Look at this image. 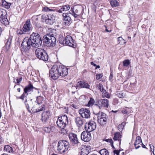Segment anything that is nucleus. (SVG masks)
I'll return each instance as SVG.
<instances>
[{
	"mask_svg": "<svg viewBox=\"0 0 155 155\" xmlns=\"http://www.w3.org/2000/svg\"><path fill=\"white\" fill-rule=\"evenodd\" d=\"M68 74V68L61 65H54L50 71V75L54 80L57 79L60 76H66Z\"/></svg>",
	"mask_w": 155,
	"mask_h": 155,
	"instance_id": "f257e3e1",
	"label": "nucleus"
},
{
	"mask_svg": "<svg viewBox=\"0 0 155 155\" xmlns=\"http://www.w3.org/2000/svg\"><path fill=\"white\" fill-rule=\"evenodd\" d=\"M29 38L31 41L32 47L37 48L41 46L42 41L38 33L33 32Z\"/></svg>",
	"mask_w": 155,
	"mask_h": 155,
	"instance_id": "f03ea898",
	"label": "nucleus"
},
{
	"mask_svg": "<svg viewBox=\"0 0 155 155\" xmlns=\"http://www.w3.org/2000/svg\"><path fill=\"white\" fill-rule=\"evenodd\" d=\"M43 42L45 45L50 47H53L55 45L56 41L55 37L52 34H47L43 37Z\"/></svg>",
	"mask_w": 155,
	"mask_h": 155,
	"instance_id": "7ed1b4c3",
	"label": "nucleus"
},
{
	"mask_svg": "<svg viewBox=\"0 0 155 155\" xmlns=\"http://www.w3.org/2000/svg\"><path fill=\"white\" fill-rule=\"evenodd\" d=\"M69 142L66 140H60L57 146V150L60 153H62L67 151L69 147Z\"/></svg>",
	"mask_w": 155,
	"mask_h": 155,
	"instance_id": "20e7f679",
	"label": "nucleus"
},
{
	"mask_svg": "<svg viewBox=\"0 0 155 155\" xmlns=\"http://www.w3.org/2000/svg\"><path fill=\"white\" fill-rule=\"evenodd\" d=\"M35 54L37 58L41 60L47 61L48 59V55L46 51L43 48H38L35 50Z\"/></svg>",
	"mask_w": 155,
	"mask_h": 155,
	"instance_id": "39448f33",
	"label": "nucleus"
},
{
	"mask_svg": "<svg viewBox=\"0 0 155 155\" xmlns=\"http://www.w3.org/2000/svg\"><path fill=\"white\" fill-rule=\"evenodd\" d=\"M83 11V7L81 6H78L74 8H71L69 11V13L74 16L75 18H76L78 16L82 15Z\"/></svg>",
	"mask_w": 155,
	"mask_h": 155,
	"instance_id": "423d86ee",
	"label": "nucleus"
},
{
	"mask_svg": "<svg viewBox=\"0 0 155 155\" xmlns=\"http://www.w3.org/2000/svg\"><path fill=\"white\" fill-rule=\"evenodd\" d=\"M7 14L6 11L3 9H0V21L1 23L6 26L9 24L7 18Z\"/></svg>",
	"mask_w": 155,
	"mask_h": 155,
	"instance_id": "0eeeda50",
	"label": "nucleus"
},
{
	"mask_svg": "<svg viewBox=\"0 0 155 155\" xmlns=\"http://www.w3.org/2000/svg\"><path fill=\"white\" fill-rule=\"evenodd\" d=\"M41 18L43 21L49 25L53 24L55 21V17L52 14L44 15L42 16Z\"/></svg>",
	"mask_w": 155,
	"mask_h": 155,
	"instance_id": "6e6552de",
	"label": "nucleus"
},
{
	"mask_svg": "<svg viewBox=\"0 0 155 155\" xmlns=\"http://www.w3.org/2000/svg\"><path fill=\"white\" fill-rule=\"evenodd\" d=\"M97 121L101 125H105L107 120V116L105 113L99 112L97 113Z\"/></svg>",
	"mask_w": 155,
	"mask_h": 155,
	"instance_id": "1a4fd4ad",
	"label": "nucleus"
},
{
	"mask_svg": "<svg viewBox=\"0 0 155 155\" xmlns=\"http://www.w3.org/2000/svg\"><path fill=\"white\" fill-rule=\"evenodd\" d=\"M36 103L37 106L42 104L41 107H39L36 110V112H38L39 111L43 110L45 109V101L44 98L41 96H38L37 97Z\"/></svg>",
	"mask_w": 155,
	"mask_h": 155,
	"instance_id": "9d476101",
	"label": "nucleus"
},
{
	"mask_svg": "<svg viewBox=\"0 0 155 155\" xmlns=\"http://www.w3.org/2000/svg\"><path fill=\"white\" fill-rule=\"evenodd\" d=\"M30 38H25L24 39L21 46L25 51H27L30 49L31 46H32V44Z\"/></svg>",
	"mask_w": 155,
	"mask_h": 155,
	"instance_id": "9b49d317",
	"label": "nucleus"
},
{
	"mask_svg": "<svg viewBox=\"0 0 155 155\" xmlns=\"http://www.w3.org/2000/svg\"><path fill=\"white\" fill-rule=\"evenodd\" d=\"M24 103L28 111L30 112V107L32 109L35 108L37 107L36 101L33 99H28L26 98Z\"/></svg>",
	"mask_w": 155,
	"mask_h": 155,
	"instance_id": "f8f14e48",
	"label": "nucleus"
},
{
	"mask_svg": "<svg viewBox=\"0 0 155 155\" xmlns=\"http://www.w3.org/2000/svg\"><path fill=\"white\" fill-rule=\"evenodd\" d=\"M51 115V114L49 110L44 111L42 114L41 119L43 123L45 124L49 123Z\"/></svg>",
	"mask_w": 155,
	"mask_h": 155,
	"instance_id": "ddd939ff",
	"label": "nucleus"
},
{
	"mask_svg": "<svg viewBox=\"0 0 155 155\" xmlns=\"http://www.w3.org/2000/svg\"><path fill=\"white\" fill-rule=\"evenodd\" d=\"M81 116L84 118L88 119L90 117L91 112L90 110L86 108H81L79 110Z\"/></svg>",
	"mask_w": 155,
	"mask_h": 155,
	"instance_id": "4468645a",
	"label": "nucleus"
},
{
	"mask_svg": "<svg viewBox=\"0 0 155 155\" xmlns=\"http://www.w3.org/2000/svg\"><path fill=\"white\" fill-rule=\"evenodd\" d=\"M96 127V124L93 121H91L88 123H86L85 125V130L90 132L95 130Z\"/></svg>",
	"mask_w": 155,
	"mask_h": 155,
	"instance_id": "2eb2a0df",
	"label": "nucleus"
},
{
	"mask_svg": "<svg viewBox=\"0 0 155 155\" xmlns=\"http://www.w3.org/2000/svg\"><path fill=\"white\" fill-rule=\"evenodd\" d=\"M64 43V45H67L74 48H75L76 46V43L72 38L69 35H67L65 37V40Z\"/></svg>",
	"mask_w": 155,
	"mask_h": 155,
	"instance_id": "dca6fc26",
	"label": "nucleus"
},
{
	"mask_svg": "<svg viewBox=\"0 0 155 155\" xmlns=\"http://www.w3.org/2000/svg\"><path fill=\"white\" fill-rule=\"evenodd\" d=\"M91 133L86 130L83 131L81 135V139L85 142L89 141L91 139Z\"/></svg>",
	"mask_w": 155,
	"mask_h": 155,
	"instance_id": "f3484780",
	"label": "nucleus"
},
{
	"mask_svg": "<svg viewBox=\"0 0 155 155\" xmlns=\"http://www.w3.org/2000/svg\"><path fill=\"white\" fill-rule=\"evenodd\" d=\"M22 29L24 31L28 33L30 31L32 30V26L30 23V20L28 19L27 20L25 23L23 25Z\"/></svg>",
	"mask_w": 155,
	"mask_h": 155,
	"instance_id": "a211bd4d",
	"label": "nucleus"
},
{
	"mask_svg": "<svg viewBox=\"0 0 155 155\" xmlns=\"http://www.w3.org/2000/svg\"><path fill=\"white\" fill-rule=\"evenodd\" d=\"M68 137L71 143L72 144H77L79 143L76 134L72 133H70Z\"/></svg>",
	"mask_w": 155,
	"mask_h": 155,
	"instance_id": "6ab92c4d",
	"label": "nucleus"
},
{
	"mask_svg": "<svg viewBox=\"0 0 155 155\" xmlns=\"http://www.w3.org/2000/svg\"><path fill=\"white\" fill-rule=\"evenodd\" d=\"M109 101L108 99H103L99 100L98 101L97 105L99 107H108L109 106Z\"/></svg>",
	"mask_w": 155,
	"mask_h": 155,
	"instance_id": "aec40b11",
	"label": "nucleus"
},
{
	"mask_svg": "<svg viewBox=\"0 0 155 155\" xmlns=\"http://www.w3.org/2000/svg\"><path fill=\"white\" fill-rule=\"evenodd\" d=\"M74 120L77 126L80 127L83 125L85 120L81 116H78L75 117Z\"/></svg>",
	"mask_w": 155,
	"mask_h": 155,
	"instance_id": "412c9836",
	"label": "nucleus"
},
{
	"mask_svg": "<svg viewBox=\"0 0 155 155\" xmlns=\"http://www.w3.org/2000/svg\"><path fill=\"white\" fill-rule=\"evenodd\" d=\"M77 88L79 89L80 88H89L90 86L88 84L84 81H80L78 82L76 84Z\"/></svg>",
	"mask_w": 155,
	"mask_h": 155,
	"instance_id": "4be33fe9",
	"label": "nucleus"
},
{
	"mask_svg": "<svg viewBox=\"0 0 155 155\" xmlns=\"http://www.w3.org/2000/svg\"><path fill=\"white\" fill-rule=\"evenodd\" d=\"M33 88L36 89L31 84H30L24 88V92L25 93V94H26L27 95H28V94H31L33 92Z\"/></svg>",
	"mask_w": 155,
	"mask_h": 155,
	"instance_id": "5701e85b",
	"label": "nucleus"
},
{
	"mask_svg": "<svg viewBox=\"0 0 155 155\" xmlns=\"http://www.w3.org/2000/svg\"><path fill=\"white\" fill-rule=\"evenodd\" d=\"M64 20L63 23L65 25H68L70 23V22L71 20V18L68 16V14L66 13H63L62 15Z\"/></svg>",
	"mask_w": 155,
	"mask_h": 155,
	"instance_id": "b1692460",
	"label": "nucleus"
},
{
	"mask_svg": "<svg viewBox=\"0 0 155 155\" xmlns=\"http://www.w3.org/2000/svg\"><path fill=\"white\" fill-rule=\"evenodd\" d=\"M90 150L89 147L84 146L80 150L79 153L81 155H87L90 152Z\"/></svg>",
	"mask_w": 155,
	"mask_h": 155,
	"instance_id": "393cba45",
	"label": "nucleus"
},
{
	"mask_svg": "<svg viewBox=\"0 0 155 155\" xmlns=\"http://www.w3.org/2000/svg\"><path fill=\"white\" fill-rule=\"evenodd\" d=\"M114 136L113 138L114 141H117L118 142V145L120 146L121 144V135L119 132H116L114 134Z\"/></svg>",
	"mask_w": 155,
	"mask_h": 155,
	"instance_id": "a878e982",
	"label": "nucleus"
},
{
	"mask_svg": "<svg viewBox=\"0 0 155 155\" xmlns=\"http://www.w3.org/2000/svg\"><path fill=\"white\" fill-rule=\"evenodd\" d=\"M70 8V6L68 5H67L62 6L60 8H58L57 9V12H58L62 13L63 11H67Z\"/></svg>",
	"mask_w": 155,
	"mask_h": 155,
	"instance_id": "bb28decb",
	"label": "nucleus"
},
{
	"mask_svg": "<svg viewBox=\"0 0 155 155\" xmlns=\"http://www.w3.org/2000/svg\"><path fill=\"white\" fill-rule=\"evenodd\" d=\"M142 143L141 137L140 136H137L134 144L135 148L136 149L139 148L140 147V145H141L140 143Z\"/></svg>",
	"mask_w": 155,
	"mask_h": 155,
	"instance_id": "cd10ccee",
	"label": "nucleus"
},
{
	"mask_svg": "<svg viewBox=\"0 0 155 155\" xmlns=\"http://www.w3.org/2000/svg\"><path fill=\"white\" fill-rule=\"evenodd\" d=\"M56 123L58 126L61 129L64 128L67 125L66 124H65L63 122H62L61 120H59L58 118Z\"/></svg>",
	"mask_w": 155,
	"mask_h": 155,
	"instance_id": "c85d7f7f",
	"label": "nucleus"
},
{
	"mask_svg": "<svg viewBox=\"0 0 155 155\" xmlns=\"http://www.w3.org/2000/svg\"><path fill=\"white\" fill-rule=\"evenodd\" d=\"M58 118L59 120H61L62 122H63L65 124H66L67 125L68 124V119L66 115L65 114L59 117Z\"/></svg>",
	"mask_w": 155,
	"mask_h": 155,
	"instance_id": "c756f323",
	"label": "nucleus"
},
{
	"mask_svg": "<svg viewBox=\"0 0 155 155\" xmlns=\"http://www.w3.org/2000/svg\"><path fill=\"white\" fill-rule=\"evenodd\" d=\"M9 38L10 37H9L8 41L4 48L5 49V52H9V49H10V42H9Z\"/></svg>",
	"mask_w": 155,
	"mask_h": 155,
	"instance_id": "7c9ffc66",
	"label": "nucleus"
},
{
	"mask_svg": "<svg viewBox=\"0 0 155 155\" xmlns=\"http://www.w3.org/2000/svg\"><path fill=\"white\" fill-rule=\"evenodd\" d=\"M59 43L63 45H64L65 38H64L62 35H60L59 37Z\"/></svg>",
	"mask_w": 155,
	"mask_h": 155,
	"instance_id": "2f4dec72",
	"label": "nucleus"
},
{
	"mask_svg": "<svg viewBox=\"0 0 155 155\" xmlns=\"http://www.w3.org/2000/svg\"><path fill=\"white\" fill-rule=\"evenodd\" d=\"M2 4L3 6L7 9L10 8V3L7 2L5 0H2Z\"/></svg>",
	"mask_w": 155,
	"mask_h": 155,
	"instance_id": "473e14b6",
	"label": "nucleus"
},
{
	"mask_svg": "<svg viewBox=\"0 0 155 155\" xmlns=\"http://www.w3.org/2000/svg\"><path fill=\"white\" fill-rule=\"evenodd\" d=\"M110 4L112 7L118 6L119 3L116 0H112L110 2Z\"/></svg>",
	"mask_w": 155,
	"mask_h": 155,
	"instance_id": "72a5a7b5",
	"label": "nucleus"
},
{
	"mask_svg": "<svg viewBox=\"0 0 155 155\" xmlns=\"http://www.w3.org/2000/svg\"><path fill=\"white\" fill-rule=\"evenodd\" d=\"M99 153L101 155H108L109 152L108 151L105 149H103L99 151Z\"/></svg>",
	"mask_w": 155,
	"mask_h": 155,
	"instance_id": "f704fd0d",
	"label": "nucleus"
},
{
	"mask_svg": "<svg viewBox=\"0 0 155 155\" xmlns=\"http://www.w3.org/2000/svg\"><path fill=\"white\" fill-rule=\"evenodd\" d=\"M126 124V123L123 122L121 124H119L118 127L119 130L121 131L124 128V126Z\"/></svg>",
	"mask_w": 155,
	"mask_h": 155,
	"instance_id": "c9c22d12",
	"label": "nucleus"
},
{
	"mask_svg": "<svg viewBox=\"0 0 155 155\" xmlns=\"http://www.w3.org/2000/svg\"><path fill=\"white\" fill-rule=\"evenodd\" d=\"M117 96L121 98H123L125 97V95L123 91H118L117 92Z\"/></svg>",
	"mask_w": 155,
	"mask_h": 155,
	"instance_id": "e433bc0d",
	"label": "nucleus"
},
{
	"mask_svg": "<svg viewBox=\"0 0 155 155\" xmlns=\"http://www.w3.org/2000/svg\"><path fill=\"white\" fill-rule=\"evenodd\" d=\"M123 66L124 67H127L130 64V62L129 60L127 59L124 60L123 62Z\"/></svg>",
	"mask_w": 155,
	"mask_h": 155,
	"instance_id": "4c0bfd02",
	"label": "nucleus"
},
{
	"mask_svg": "<svg viewBox=\"0 0 155 155\" xmlns=\"http://www.w3.org/2000/svg\"><path fill=\"white\" fill-rule=\"evenodd\" d=\"M129 108L127 107H125L123 108L122 110V113L124 114H128L129 113Z\"/></svg>",
	"mask_w": 155,
	"mask_h": 155,
	"instance_id": "58836bf2",
	"label": "nucleus"
},
{
	"mask_svg": "<svg viewBox=\"0 0 155 155\" xmlns=\"http://www.w3.org/2000/svg\"><path fill=\"white\" fill-rule=\"evenodd\" d=\"M94 102L95 101L94 100L92 97H91L88 102V105L89 106H91L93 105V104L94 103Z\"/></svg>",
	"mask_w": 155,
	"mask_h": 155,
	"instance_id": "ea45409f",
	"label": "nucleus"
},
{
	"mask_svg": "<svg viewBox=\"0 0 155 155\" xmlns=\"http://www.w3.org/2000/svg\"><path fill=\"white\" fill-rule=\"evenodd\" d=\"M44 130L46 132L49 133L51 131V128L48 127H45L43 128Z\"/></svg>",
	"mask_w": 155,
	"mask_h": 155,
	"instance_id": "a19ab883",
	"label": "nucleus"
},
{
	"mask_svg": "<svg viewBox=\"0 0 155 155\" xmlns=\"http://www.w3.org/2000/svg\"><path fill=\"white\" fill-rule=\"evenodd\" d=\"M27 96V95H26V94H25V93L24 92L21 96L19 97V98L21 99L22 100H24L25 97H26V98L27 99L26 97Z\"/></svg>",
	"mask_w": 155,
	"mask_h": 155,
	"instance_id": "79ce46f5",
	"label": "nucleus"
},
{
	"mask_svg": "<svg viewBox=\"0 0 155 155\" xmlns=\"http://www.w3.org/2000/svg\"><path fill=\"white\" fill-rule=\"evenodd\" d=\"M102 97H107L109 98H110V94L107 92L106 93L102 94Z\"/></svg>",
	"mask_w": 155,
	"mask_h": 155,
	"instance_id": "37998d69",
	"label": "nucleus"
},
{
	"mask_svg": "<svg viewBox=\"0 0 155 155\" xmlns=\"http://www.w3.org/2000/svg\"><path fill=\"white\" fill-rule=\"evenodd\" d=\"M103 76L102 74H98L96 75V78L97 80H99Z\"/></svg>",
	"mask_w": 155,
	"mask_h": 155,
	"instance_id": "c03bdc74",
	"label": "nucleus"
},
{
	"mask_svg": "<svg viewBox=\"0 0 155 155\" xmlns=\"http://www.w3.org/2000/svg\"><path fill=\"white\" fill-rule=\"evenodd\" d=\"M104 141H105L107 142H109L110 143V145L111 144H112L113 143H114V142L113 141V140L112 139H105L104 140Z\"/></svg>",
	"mask_w": 155,
	"mask_h": 155,
	"instance_id": "a18cd8bd",
	"label": "nucleus"
},
{
	"mask_svg": "<svg viewBox=\"0 0 155 155\" xmlns=\"http://www.w3.org/2000/svg\"><path fill=\"white\" fill-rule=\"evenodd\" d=\"M97 88L98 89H99L101 91L102 90H103L104 88L103 87V86L102 84L100 83L97 86Z\"/></svg>",
	"mask_w": 155,
	"mask_h": 155,
	"instance_id": "49530a36",
	"label": "nucleus"
},
{
	"mask_svg": "<svg viewBox=\"0 0 155 155\" xmlns=\"http://www.w3.org/2000/svg\"><path fill=\"white\" fill-rule=\"evenodd\" d=\"M4 150H5L7 152H10V148L9 146L8 145H5L4 147Z\"/></svg>",
	"mask_w": 155,
	"mask_h": 155,
	"instance_id": "de8ad7c7",
	"label": "nucleus"
},
{
	"mask_svg": "<svg viewBox=\"0 0 155 155\" xmlns=\"http://www.w3.org/2000/svg\"><path fill=\"white\" fill-rule=\"evenodd\" d=\"M78 89V88H77V86L76 85L75 86H72L71 87V90L72 91V92L73 93H75V91Z\"/></svg>",
	"mask_w": 155,
	"mask_h": 155,
	"instance_id": "09e8293b",
	"label": "nucleus"
},
{
	"mask_svg": "<svg viewBox=\"0 0 155 155\" xmlns=\"http://www.w3.org/2000/svg\"><path fill=\"white\" fill-rule=\"evenodd\" d=\"M17 33L18 34L22 35V34H25L26 33L25 31H24L22 29V30H18L17 31Z\"/></svg>",
	"mask_w": 155,
	"mask_h": 155,
	"instance_id": "8fccbe9b",
	"label": "nucleus"
},
{
	"mask_svg": "<svg viewBox=\"0 0 155 155\" xmlns=\"http://www.w3.org/2000/svg\"><path fill=\"white\" fill-rule=\"evenodd\" d=\"M113 74L112 72H111L110 73V74L109 76V80L110 81H113Z\"/></svg>",
	"mask_w": 155,
	"mask_h": 155,
	"instance_id": "3c124183",
	"label": "nucleus"
},
{
	"mask_svg": "<svg viewBox=\"0 0 155 155\" xmlns=\"http://www.w3.org/2000/svg\"><path fill=\"white\" fill-rule=\"evenodd\" d=\"M43 10L44 11L46 12V11H50L52 10L48 8L47 7H45L43 8Z\"/></svg>",
	"mask_w": 155,
	"mask_h": 155,
	"instance_id": "603ef678",
	"label": "nucleus"
},
{
	"mask_svg": "<svg viewBox=\"0 0 155 155\" xmlns=\"http://www.w3.org/2000/svg\"><path fill=\"white\" fill-rule=\"evenodd\" d=\"M22 78L21 77H20L19 78H18L16 80L17 82L18 83H20L22 81Z\"/></svg>",
	"mask_w": 155,
	"mask_h": 155,
	"instance_id": "864d4df0",
	"label": "nucleus"
},
{
	"mask_svg": "<svg viewBox=\"0 0 155 155\" xmlns=\"http://www.w3.org/2000/svg\"><path fill=\"white\" fill-rule=\"evenodd\" d=\"M67 132L66 130L64 129V128L61 129V133L63 134H65Z\"/></svg>",
	"mask_w": 155,
	"mask_h": 155,
	"instance_id": "5fc2aeb1",
	"label": "nucleus"
},
{
	"mask_svg": "<svg viewBox=\"0 0 155 155\" xmlns=\"http://www.w3.org/2000/svg\"><path fill=\"white\" fill-rule=\"evenodd\" d=\"M114 154H115L117 155H118L120 153V151L115 150L114 151Z\"/></svg>",
	"mask_w": 155,
	"mask_h": 155,
	"instance_id": "6e6d98bb",
	"label": "nucleus"
},
{
	"mask_svg": "<svg viewBox=\"0 0 155 155\" xmlns=\"http://www.w3.org/2000/svg\"><path fill=\"white\" fill-rule=\"evenodd\" d=\"M113 102L114 104H117L118 103V100L117 99H115L114 100Z\"/></svg>",
	"mask_w": 155,
	"mask_h": 155,
	"instance_id": "4d7b16f0",
	"label": "nucleus"
},
{
	"mask_svg": "<svg viewBox=\"0 0 155 155\" xmlns=\"http://www.w3.org/2000/svg\"><path fill=\"white\" fill-rule=\"evenodd\" d=\"M118 41H121L122 40L124 41V39L121 37H119L118 38Z\"/></svg>",
	"mask_w": 155,
	"mask_h": 155,
	"instance_id": "13d9d810",
	"label": "nucleus"
},
{
	"mask_svg": "<svg viewBox=\"0 0 155 155\" xmlns=\"http://www.w3.org/2000/svg\"><path fill=\"white\" fill-rule=\"evenodd\" d=\"M101 92L103 94L107 92L106 91V90L104 88L103 90H102Z\"/></svg>",
	"mask_w": 155,
	"mask_h": 155,
	"instance_id": "bf43d9fd",
	"label": "nucleus"
},
{
	"mask_svg": "<svg viewBox=\"0 0 155 155\" xmlns=\"http://www.w3.org/2000/svg\"><path fill=\"white\" fill-rule=\"evenodd\" d=\"M105 27L106 28L105 31H106L107 32H110L111 31V30H109L107 28V27L106 26H105Z\"/></svg>",
	"mask_w": 155,
	"mask_h": 155,
	"instance_id": "052dcab7",
	"label": "nucleus"
},
{
	"mask_svg": "<svg viewBox=\"0 0 155 155\" xmlns=\"http://www.w3.org/2000/svg\"><path fill=\"white\" fill-rule=\"evenodd\" d=\"M36 26L38 28L41 27V26L39 25L38 24H36Z\"/></svg>",
	"mask_w": 155,
	"mask_h": 155,
	"instance_id": "680f3d73",
	"label": "nucleus"
},
{
	"mask_svg": "<svg viewBox=\"0 0 155 155\" xmlns=\"http://www.w3.org/2000/svg\"><path fill=\"white\" fill-rule=\"evenodd\" d=\"M141 145H142V146L143 148H147L146 147V146L145 145H143L142 143H141Z\"/></svg>",
	"mask_w": 155,
	"mask_h": 155,
	"instance_id": "e2e57ef3",
	"label": "nucleus"
},
{
	"mask_svg": "<svg viewBox=\"0 0 155 155\" xmlns=\"http://www.w3.org/2000/svg\"><path fill=\"white\" fill-rule=\"evenodd\" d=\"M91 64L92 65H93L94 66H96V64H95L94 63H93V62H91Z\"/></svg>",
	"mask_w": 155,
	"mask_h": 155,
	"instance_id": "0e129e2a",
	"label": "nucleus"
},
{
	"mask_svg": "<svg viewBox=\"0 0 155 155\" xmlns=\"http://www.w3.org/2000/svg\"><path fill=\"white\" fill-rule=\"evenodd\" d=\"M17 91L18 92H20V91H21V89L20 88H17Z\"/></svg>",
	"mask_w": 155,
	"mask_h": 155,
	"instance_id": "69168bd1",
	"label": "nucleus"
},
{
	"mask_svg": "<svg viewBox=\"0 0 155 155\" xmlns=\"http://www.w3.org/2000/svg\"><path fill=\"white\" fill-rule=\"evenodd\" d=\"M113 143H113L112 144H111V145L112 147V148H113V149H114L115 148V147L113 145Z\"/></svg>",
	"mask_w": 155,
	"mask_h": 155,
	"instance_id": "338daca9",
	"label": "nucleus"
},
{
	"mask_svg": "<svg viewBox=\"0 0 155 155\" xmlns=\"http://www.w3.org/2000/svg\"><path fill=\"white\" fill-rule=\"evenodd\" d=\"M10 151L12 152V153L13 152V149L11 147H10Z\"/></svg>",
	"mask_w": 155,
	"mask_h": 155,
	"instance_id": "774afa93",
	"label": "nucleus"
}]
</instances>
